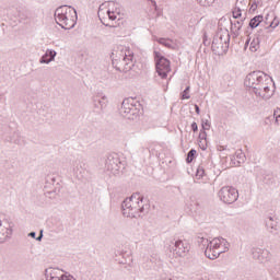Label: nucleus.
I'll use <instances>...</instances> for the list:
<instances>
[{"instance_id": "obj_22", "label": "nucleus", "mask_w": 280, "mask_h": 280, "mask_svg": "<svg viewBox=\"0 0 280 280\" xmlns=\"http://www.w3.org/2000/svg\"><path fill=\"white\" fill-rule=\"evenodd\" d=\"M196 154H197V151L196 149H191L188 153H187V158H186V163H192L194 160L196 159Z\"/></svg>"}, {"instance_id": "obj_47", "label": "nucleus", "mask_w": 280, "mask_h": 280, "mask_svg": "<svg viewBox=\"0 0 280 280\" xmlns=\"http://www.w3.org/2000/svg\"><path fill=\"white\" fill-rule=\"evenodd\" d=\"M95 108H100V104L97 102H94Z\"/></svg>"}, {"instance_id": "obj_5", "label": "nucleus", "mask_w": 280, "mask_h": 280, "mask_svg": "<svg viewBox=\"0 0 280 280\" xmlns=\"http://www.w3.org/2000/svg\"><path fill=\"white\" fill-rule=\"evenodd\" d=\"M133 57L135 55L128 50L121 55V57L113 59L112 65L116 71H119L120 73H128V71H132L135 68Z\"/></svg>"}, {"instance_id": "obj_52", "label": "nucleus", "mask_w": 280, "mask_h": 280, "mask_svg": "<svg viewBox=\"0 0 280 280\" xmlns=\"http://www.w3.org/2000/svg\"><path fill=\"white\" fill-rule=\"evenodd\" d=\"M0 226H1V221H0Z\"/></svg>"}, {"instance_id": "obj_25", "label": "nucleus", "mask_w": 280, "mask_h": 280, "mask_svg": "<svg viewBox=\"0 0 280 280\" xmlns=\"http://www.w3.org/2000/svg\"><path fill=\"white\" fill-rule=\"evenodd\" d=\"M31 13L27 10H21L19 11V19H21V21H27V19H30Z\"/></svg>"}, {"instance_id": "obj_11", "label": "nucleus", "mask_w": 280, "mask_h": 280, "mask_svg": "<svg viewBox=\"0 0 280 280\" xmlns=\"http://www.w3.org/2000/svg\"><path fill=\"white\" fill-rule=\"evenodd\" d=\"M174 253L177 257H187L189 250H191V245L186 240H177L174 243Z\"/></svg>"}, {"instance_id": "obj_19", "label": "nucleus", "mask_w": 280, "mask_h": 280, "mask_svg": "<svg viewBox=\"0 0 280 280\" xmlns=\"http://www.w3.org/2000/svg\"><path fill=\"white\" fill-rule=\"evenodd\" d=\"M262 21H264V15H256L249 21L248 25L250 30H255L259 27V25H261Z\"/></svg>"}, {"instance_id": "obj_6", "label": "nucleus", "mask_w": 280, "mask_h": 280, "mask_svg": "<svg viewBox=\"0 0 280 280\" xmlns=\"http://www.w3.org/2000/svg\"><path fill=\"white\" fill-rule=\"evenodd\" d=\"M155 71L162 80L167 78V73L172 71L170 59L165 58L160 51H154Z\"/></svg>"}, {"instance_id": "obj_31", "label": "nucleus", "mask_w": 280, "mask_h": 280, "mask_svg": "<svg viewBox=\"0 0 280 280\" xmlns=\"http://www.w3.org/2000/svg\"><path fill=\"white\" fill-rule=\"evenodd\" d=\"M201 127H202V130H210L211 129V122H209L207 119H202L201 120Z\"/></svg>"}, {"instance_id": "obj_1", "label": "nucleus", "mask_w": 280, "mask_h": 280, "mask_svg": "<svg viewBox=\"0 0 280 280\" xmlns=\"http://www.w3.org/2000/svg\"><path fill=\"white\" fill-rule=\"evenodd\" d=\"M121 209L125 218H143L150 212V203L141 194L135 192L122 201Z\"/></svg>"}, {"instance_id": "obj_21", "label": "nucleus", "mask_w": 280, "mask_h": 280, "mask_svg": "<svg viewBox=\"0 0 280 280\" xmlns=\"http://www.w3.org/2000/svg\"><path fill=\"white\" fill-rule=\"evenodd\" d=\"M236 159H238L237 164L241 165V163H244L246 161V154H244V151L237 150L235 152Z\"/></svg>"}, {"instance_id": "obj_13", "label": "nucleus", "mask_w": 280, "mask_h": 280, "mask_svg": "<svg viewBox=\"0 0 280 280\" xmlns=\"http://www.w3.org/2000/svg\"><path fill=\"white\" fill-rule=\"evenodd\" d=\"M56 56H58L56 50L47 49L46 52L40 57L39 62L40 65H49V62H54V60H56Z\"/></svg>"}, {"instance_id": "obj_24", "label": "nucleus", "mask_w": 280, "mask_h": 280, "mask_svg": "<svg viewBox=\"0 0 280 280\" xmlns=\"http://www.w3.org/2000/svg\"><path fill=\"white\" fill-rule=\"evenodd\" d=\"M158 43L160 45H163L164 47H167V49H172V39H167V38H159Z\"/></svg>"}, {"instance_id": "obj_18", "label": "nucleus", "mask_w": 280, "mask_h": 280, "mask_svg": "<svg viewBox=\"0 0 280 280\" xmlns=\"http://www.w3.org/2000/svg\"><path fill=\"white\" fill-rule=\"evenodd\" d=\"M222 253H224V250H215L212 248V245H209L205 249V256L211 260L218 259V257H220V255H222Z\"/></svg>"}, {"instance_id": "obj_37", "label": "nucleus", "mask_w": 280, "mask_h": 280, "mask_svg": "<svg viewBox=\"0 0 280 280\" xmlns=\"http://www.w3.org/2000/svg\"><path fill=\"white\" fill-rule=\"evenodd\" d=\"M203 45L205 47H209V45H211V40L207 36V33H203Z\"/></svg>"}, {"instance_id": "obj_51", "label": "nucleus", "mask_w": 280, "mask_h": 280, "mask_svg": "<svg viewBox=\"0 0 280 280\" xmlns=\"http://www.w3.org/2000/svg\"><path fill=\"white\" fill-rule=\"evenodd\" d=\"M14 143H19L18 141H14Z\"/></svg>"}, {"instance_id": "obj_15", "label": "nucleus", "mask_w": 280, "mask_h": 280, "mask_svg": "<svg viewBox=\"0 0 280 280\" xmlns=\"http://www.w3.org/2000/svg\"><path fill=\"white\" fill-rule=\"evenodd\" d=\"M244 21H246V18L243 20H235L234 22L231 20V32L235 38L240 36V30H242V26L244 25Z\"/></svg>"}, {"instance_id": "obj_33", "label": "nucleus", "mask_w": 280, "mask_h": 280, "mask_svg": "<svg viewBox=\"0 0 280 280\" xmlns=\"http://www.w3.org/2000/svg\"><path fill=\"white\" fill-rule=\"evenodd\" d=\"M273 117L276 119L275 122L277 124V126H279L280 125V109L279 108L273 112Z\"/></svg>"}, {"instance_id": "obj_10", "label": "nucleus", "mask_w": 280, "mask_h": 280, "mask_svg": "<svg viewBox=\"0 0 280 280\" xmlns=\"http://www.w3.org/2000/svg\"><path fill=\"white\" fill-rule=\"evenodd\" d=\"M270 81H265L259 83L256 88H253V90L249 93H254L256 97H261V100H270L272 97V92H270V86L268 85Z\"/></svg>"}, {"instance_id": "obj_27", "label": "nucleus", "mask_w": 280, "mask_h": 280, "mask_svg": "<svg viewBox=\"0 0 280 280\" xmlns=\"http://www.w3.org/2000/svg\"><path fill=\"white\" fill-rule=\"evenodd\" d=\"M189 91H191V86L188 85L180 94V100H190Z\"/></svg>"}, {"instance_id": "obj_9", "label": "nucleus", "mask_w": 280, "mask_h": 280, "mask_svg": "<svg viewBox=\"0 0 280 280\" xmlns=\"http://www.w3.org/2000/svg\"><path fill=\"white\" fill-rule=\"evenodd\" d=\"M218 196L224 205H233V202H237L240 192L235 187L224 186L219 190Z\"/></svg>"}, {"instance_id": "obj_45", "label": "nucleus", "mask_w": 280, "mask_h": 280, "mask_svg": "<svg viewBox=\"0 0 280 280\" xmlns=\"http://www.w3.org/2000/svg\"><path fill=\"white\" fill-rule=\"evenodd\" d=\"M195 113H197V115H200V106L195 105Z\"/></svg>"}, {"instance_id": "obj_42", "label": "nucleus", "mask_w": 280, "mask_h": 280, "mask_svg": "<svg viewBox=\"0 0 280 280\" xmlns=\"http://www.w3.org/2000/svg\"><path fill=\"white\" fill-rule=\"evenodd\" d=\"M102 14H104V10L102 9V5L98 8V19L102 21Z\"/></svg>"}, {"instance_id": "obj_46", "label": "nucleus", "mask_w": 280, "mask_h": 280, "mask_svg": "<svg viewBox=\"0 0 280 280\" xmlns=\"http://www.w3.org/2000/svg\"><path fill=\"white\" fill-rule=\"evenodd\" d=\"M151 3H152V5L155 8V10H156V1L151 0Z\"/></svg>"}, {"instance_id": "obj_40", "label": "nucleus", "mask_w": 280, "mask_h": 280, "mask_svg": "<svg viewBox=\"0 0 280 280\" xmlns=\"http://www.w3.org/2000/svg\"><path fill=\"white\" fill-rule=\"evenodd\" d=\"M45 194L47 198H56V190L46 191Z\"/></svg>"}, {"instance_id": "obj_2", "label": "nucleus", "mask_w": 280, "mask_h": 280, "mask_svg": "<svg viewBox=\"0 0 280 280\" xmlns=\"http://www.w3.org/2000/svg\"><path fill=\"white\" fill-rule=\"evenodd\" d=\"M55 20L62 30H73L78 22V11L73 7L61 5L55 11Z\"/></svg>"}, {"instance_id": "obj_23", "label": "nucleus", "mask_w": 280, "mask_h": 280, "mask_svg": "<svg viewBox=\"0 0 280 280\" xmlns=\"http://www.w3.org/2000/svg\"><path fill=\"white\" fill-rule=\"evenodd\" d=\"M197 2L202 8H211V5H213L215 3V0H197Z\"/></svg>"}, {"instance_id": "obj_48", "label": "nucleus", "mask_w": 280, "mask_h": 280, "mask_svg": "<svg viewBox=\"0 0 280 280\" xmlns=\"http://www.w3.org/2000/svg\"><path fill=\"white\" fill-rule=\"evenodd\" d=\"M119 264H128V260L127 259L120 260Z\"/></svg>"}, {"instance_id": "obj_36", "label": "nucleus", "mask_w": 280, "mask_h": 280, "mask_svg": "<svg viewBox=\"0 0 280 280\" xmlns=\"http://www.w3.org/2000/svg\"><path fill=\"white\" fill-rule=\"evenodd\" d=\"M196 176H198L199 178H202V176H205V167L199 166L197 168Z\"/></svg>"}, {"instance_id": "obj_7", "label": "nucleus", "mask_w": 280, "mask_h": 280, "mask_svg": "<svg viewBox=\"0 0 280 280\" xmlns=\"http://www.w3.org/2000/svg\"><path fill=\"white\" fill-rule=\"evenodd\" d=\"M261 82H270V79L264 71L256 70L246 75L244 84L250 93L253 89H257Z\"/></svg>"}, {"instance_id": "obj_38", "label": "nucleus", "mask_w": 280, "mask_h": 280, "mask_svg": "<svg viewBox=\"0 0 280 280\" xmlns=\"http://www.w3.org/2000/svg\"><path fill=\"white\" fill-rule=\"evenodd\" d=\"M94 102H97V104L101 106V110H104V108H106V102L105 101L94 98Z\"/></svg>"}, {"instance_id": "obj_30", "label": "nucleus", "mask_w": 280, "mask_h": 280, "mask_svg": "<svg viewBox=\"0 0 280 280\" xmlns=\"http://www.w3.org/2000/svg\"><path fill=\"white\" fill-rule=\"evenodd\" d=\"M232 16L233 19H241L242 16V9L240 8H235L232 12Z\"/></svg>"}, {"instance_id": "obj_35", "label": "nucleus", "mask_w": 280, "mask_h": 280, "mask_svg": "<svg viewBox=\"0 0 280 280\" xmlns=\"http://www.w3.org/2000/svg\"><path fill=\"white\" fill-rule=\"evenodd\" d=\"M199 139L200 141H207V130L201 129V131L199 132Z\"/></svg>"}, {"instance_id": "obj_49", "label": "nucleus", "mask_w": 280, "mask_h": 280, "mask_svg": "<svg viewBox=\"0 0 280 280\" xmlns=\"http://www.w3.org/2000/svg\"><path fill=\"white\" fill-rule=\"evenodd\" d=\"M103 102H106L107 97L106 95L102 96Z\"/></svg>"}, {"instance_id": "obj_16", "label": "nucleus", "mask_w": 280, "mask_h": 280, "mask_svg": "<svg viewBox=\"0 0 280 280\" xmlns=\"http://www.w3.org/2000/svg\"><path fill=\"white\" fill-rule=\"evenodd\" d=\"M265 225L267 231H269L270 233H277L278 231V222L275 219V217L269 215L265 219Z\"/></svg>"}, {"instance_id": "obj_26", "label": "nucleus", "mask_w": 280, "mask_h": 280, "mask_svg": "<svg viewBox=\"0 0 280 280\" xmlns=\"http://www.w3.org/2000/svg\"><path fill=\"white\" fill-rule=\"evenodd\" d=\"M210 244L215 250H220V246H222L220 237L213 238L212 241H210Z\"/></svg>"}, {"instance_id": "obj_44", "label": "nucleus", "mask_w": 280, "mask_h": 280, "mask_svg": "<svg viewBox=\"0 0 280 280\" xmlns=\"http://www.w3.org/2000/svg\"><path fill=\"white\" fill-rule=\"evenodd\" d=\"M47 183H52V185H54V183H56V177H47Z\"/></svg>"}, {"instance_id": "obj_34", "label": "nucleus", "mask_w": 280, "mask_h": 280, "mask_svg": "<svg viewBox=\"0 0 280 280\" xmlns=\"http://www.w3.org/2000/svg\"><path fill=\"white\" fill-rule=\"evenodd\" d=\"M221 241V246L224 247V253H226V250H229V241H226V238L220 237Z\"/></svg>"}, {"instance_id": "obj_39", "label": "nucleus", "mask_w": 280, "mask_h": 280, "mask_svg": "<svg viewBox=\"0 0 280 280\" xmlns=\"http://www.w3.org/2000/svg\"><path fill=\"white\" fill-rule=\"evenodd\" d=\"M78 165H80V161L75 160L73 163H72V171L73 172H78V170H80L78 167Z\"/></svg>"}, {"instance_id": "obj_43", "label": "nucleus", "mask_w": 280, "mask_h": 280, "mask_svg": "<svg viewBox=\"0 0 280 280\" xmlns=\"http://www.w3.org/2000/svg\"><path fill=\"white\" fill-rule=\"evenodd\" d=\"M279 25V21H273L269 24V27H277Z\"/></svg>"}, {"instance_id": "obj_17", "label": "nucleus", "mask_w": 280, "mask_h": 280, "mask_svg": "<svg viewBox=\"0 0 280 280\" xmlns=\"http://www.w3.org/2000/svg\"><path fill=\"white\" fill-rule=\"evenodd\" d=\"M14 226V223H9V228L2 229L0 232V244H3L12 237V228Z\"/></svg>"}, {"instance_id": "obj_29", "label": "nucleus", "mask_w": 280, "mask_h": 280, "mask_svg": "<svg viewBox=\"0 0 280 280\" xmlns=\"http://www.w3.org/2000/svg\"><path fill=\"white\" fill-rule=\"evenodd\" d=\"M257 47H259V38H256L250 43L249 49L252 51H257Z\"/></svg>"}, {"instance_id": "obj_4", "label": "nucleus", "mask_w": 280, "mask_h": 280, "mask_svg": "<svg viewBox=\"0 0 280 280\" xmlns=\"http://www.w3.org/2000/svg\"><path fill=\"white\" fill-rule=\"evenodd\" d=\"M230 43L231 34H229V30L219 28L212 39V51H217V54H226V51H229Z\"/></svg>"}, {"instance_id": "obj_3", "label": "nucleus", "mask_w": 280, "mask_h": 280, "mask_svg": "<svg viewBox=\"0 0 280 280\" xmlns=\"http://www.w3.org/2000/svg\"><path fill=\"white\" fill-rule=\"evenodd\" d=\"M141 112V104L137 102V100L130 97L125 98L121 103V107L119 109V114L125 119H129L130 121H136L139 119V113Z\"/></svg>"}, {"instance_id": "obj_8", "label": "nucleus", "mask_w": 280, "mask_h": 280, "mask_svg": "<svg viewBox=\"0 0 280 280\" xmlns=\"http://www.w3.org/2000/svg\"><path fill=\"white\" fill-rule=\"evenodd\" d=\"M105 170H107L109 174H113V176H118L119 171L124 170V163H121V160L119 159V154L117 153L108 154L105 161Z\"/></svg>"}, {"instance_id": "obj_50", "label": "nucleus", "mask_w": 280, "mask_h": 280, "mask_svg": "<svg viewBox=\"0 0 280 280\" xmlns=\"http://www.w3.org/2000/svg\"><path fill=\"white\" fill-rule=\"evenodd\" d=\"M128 259H129V261H132V258L130 256L128 257Z\"/></svg>"}, {"instance_id": "obj_41", "label": "nucleus", "mask_w": 280, "mask_h": 280, "mask_svg": "<svg viewBox=\"0 0 280 280\" xmlns=\"http://www.w3.org/2000/svg\"><path fill=\"white\" fill-rule=\"evenodd\" d=\"M190 128H191L192 132H198V124L197 122H192L190 125Z\"/></svg>"}, {"instance_id": "obj_20", "label": "nucleus", "mask_w": 280, "mask_h": 280, "mask_svg": "<svg viewBox=\"0 0 280 280\" xmlns=\"http://www.w3.org/2000/svg\"><path fill=\"white\" fill-rule=\"evenodd\" d=\"M197 242H198V245L200 246L201 250H205L209 246H211V241H209V238H205L203 236H198Z\"/></svg>"}, {"instance_id": "obj_28", "label": "nucleus", "mask_w": 280, "mask_h": 280, "mask_svg": "<svg viewBox=\"0 0 280 280\" xmlns=\"http://www.w3.org/2000/svg\"><path fill=\"white\" fill-rule=\"evenodd\" d=\"M28 237L36 240V242H43V230H40L38 237H36V232H30Z\"/></svg>"}, {"instance_id": "obj_32", "label": "nucleus", "mask_w": 280, "mask_h": 280, "mask_svg": "<svg viewBox=\"0 0 280 280\" xmlns=\"http://www.w3.org/2000/svg\"><path fill=\"white\" fill-rule=\"evenodd\" d=\"M106 14H107L109 21H116L117 14H115V11L107 10Z\"/></svg>"}, {"instance_id": "obj_12", "label": "nucleus", "mask_w": 280, "mask_h": 280, "mask_svg": "<svg viewBox=\"0 0 280 280\" xmlns=\"http://www.w3.org/2000/svg\"><path fill=\"white\" fill-rule=\"evenodd\" d=\"M253 259L259 261V264H266L270 261V252L268 249L253 248L252 249Z\"/></svg>"}, {"instance_id": "obj_14", "label": "nucleus", "mask_w": 280, "mask_h": 280, "mask_svg": "<svg viewBox=\"0 0 280 280\" xmlns=\"http://www.w3.org/2000/svg\"><path fill=\"white\" fill-rule=\"evenodd\" d=\"M45 280H75V279L71 276H66V275H61L60 277H58L56 275V270L49 271V269H46L45 270Z\"/></svg>"}]
</instances>
